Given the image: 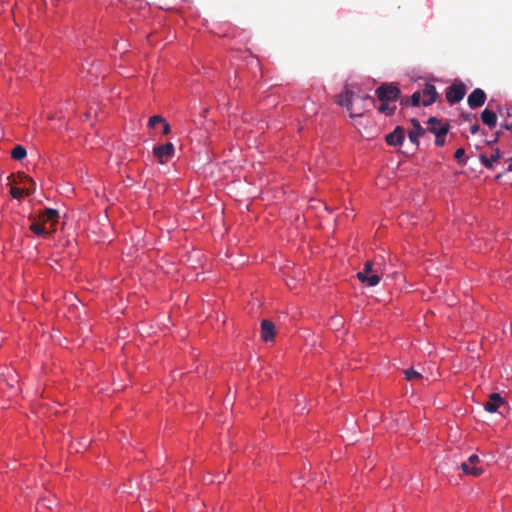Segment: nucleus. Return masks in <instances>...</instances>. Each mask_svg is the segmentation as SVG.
<instances>
[{
    "label": "nucleus",
    "instance_id": "nucleus-7",
    "mask_svg": "<svg viewBox=\"0 0 512 512\" xmlns=\"http://www.w3.org/2000/svg\"><path fill=\"white\" fill-rule=\"evenodd\" d=\"M155 157L161 164L166 163L174 154V146L172 143H166L164 145L155 146L153 148Z\"/></svg>",
    "mask_w": 512,
    "mask_h": 512
},
{
    "label": "nucleus",
    "instance_id": "nucleus-25",
    "mask_svg": "<svg viewBox=\"0 0 512 512\" xmlns=\"http://www.w3.org/2000/svg\"><path fill=\"white\" fill-rule=\"evenodd\" d=\"M165 119L159 115H155L149 118V127H155L157 124L163 123Z\"/></svg>",
    "mask_w": 512,
    "mask_h": 512
},
{
    "label": "nucleus",
    "instance_id": "nucleus-18",
    "mask_svg": "<svg viewBox=\"0 0 512 512\" xmlns=\"http://www.w3.org/2000/svg\"><path fill=\"white\" fill-rule=\"evenodd\" d=\"M26 155L27 151L22 145L15 146L11 151V157L16 161H22Z\"/></svg>",
    "mask_w": 512,
    "mask_h": 512
},
{
    "label": "nucleus",
    "instance_id": "nucleus-6",
    "mask_svg": "<svg viewBox=\"0 0 512 512\" xmlns=\"http://www.w3.org/2000/svg\"><path fill=\"white\" fill-rule=\"evenodd\" d=\"M477 463H479V457L473 454L460 465V469L466 475L478 477L483 473V470L477 466Z\"/></svg>",
    "mask_w": 512,
    "mask_h": 512
},
{
    "label": "nucleus",
    "instance_id": "nucleus-13",
    "mask_svg": "<svg viewBox=\"0 0 512 512\" xmlns=\"http://www.w3.org/2000/svg\"><path fill=\"white\" fill-rule=\"evenodd\" d=\"M275 336V326L270 320H263L261 322V338L268 342L272 341Z\"/></svg>",
    "mask_w": 512,
    "mask_h": 512
},
{
    "label": "nucleus",
    "instance_id": "nucleus-28",
    "mask_svg": "<svg viewBox=\"0 0 512 512\" xmlns=\"http://www.w3.org/2000/svg\"><path fill=\"white\" fill-rule=\"evenodd\" d=\"M479 129L480 126L477 123H475L470 127V132L471 134H476L479 131Z\"/></svg>",
    "mask_w": 512,
    "mask_h": 512
},
{
    "label": "nucleus",
    "instance_id": "nucleus-3",
    "mask_svg": "<svg viewBox=\"0 0 512 512\" xmlns=\"http://www.w3.org/2000/svg\"><path fill=\"white\" fill-rule=\"evenodd\" d=\"M381 102H395L400 99L401 91L394 83H383L375 90Z\"/></svg>",
    "mask_w": 512,
    "mask_h": 512
},
{
    "label": "nucleus",
    "instance_id": "nucleus-24",
    "mask_svg": "<svg viewBox=\"0 0 512 512\" xmlns=\"http://www.w3.org/2000/svg\"><path fill=\"white\" fill-rule=\"evenodd\" d=\"M422 94L419 91H416L412 94L410 97L411 99V106H419L421 102Z\"/></svg>",
    "mask_w": 512,
    "mask_h": 512
},
{
    "label": "nucleus",
    "instance_id": "nucleus-20",
    "mask_svg": "<svg viewBox=\"0 0 512 512\" xmlns=\"http://www.w3.org/2000/svg\"><path fill=\"white\" fill-rule=\"evenodd\" d=\"M378 111L385 115L391 116L396 111V106L391 105L390 102H381V105L378 107Z\"/></svg>",
    "mask_w": 512,
    "mask_h": 512
},
{
    "label": "nucleus",
    "instance_id": "nucleus-14",
    "mask_svg": "<svg viewBox=\"0 0 512 512\" xmlns=\"http://www.w3.org/2000/svg\"><path fill=\"white\" fill-rule=\"evenodd\" d=\"M503 404V399L498 393H492L488 399V401L485 403L484 408L486 411L490 413H494L498 410L500 405Z\"/></svg>",
    "mask_w": 512,
    "mask_h": 512
},
{
    "label": "nucleus",
    "instance_id": "nucleus-34",
    "mask_svg": "<svg viewBox=\"0 0 512 512\" xmlns=\"http://www.w3.org/2000/svg\"><path fill=\"white\" fill-rule=\"evenodd\" d=\"M491 142H497V137L495 139H491Z\"/></svg>",
    "mask_w": 512,
    "mask_h": 512
},
{
    "label": "nucleus",
    "instance_id": "nucleus-2",
    "mask_svg": "<svg viewBox=\"0 0 512 512\" xmlns=\"http://www.w3.org/2000/svg\"><path fill=\"white\" fill-rule=\"evenodd\" d=\"M371 99L369 95L359 96L351 89L349 85H345L343 91L336 96V103L345 107L351 118L361 117L364 114V106L356 107L358 102L363 104L366 100Z\"/></svg>",
    "mask_w": 512,
    "mask_h": 512
},
{
    "label": "nucleus",
    "instance_id": "nucleus-5",
    "mask_svg": "<svg viewBox=\"0 0 512 512\" xmlns=\"http://www.w3.org/2000/svg\"><path fill=\"white\" fill-rule=\"evenodd\" d=\"M466 94L465 85L460 83H453L446 89V99L450 104H456L460 102Z\"/></svg>",
    "mask_w": 512,
    "mask_h": 512
},
{
    "label": "nucleus",
    "instance_id": "nucleus-33",
    "mask_svg": "<svg viewBox=\"0 0 512 512\" xmlns=\"http://www.w3.org/2000/svg\"><path fill=\"white\" fill-rule=\"evenodd\" d=\"M491 142H497V137L495 139H491Z\"/></svg>",
    "mask_w": 512,
    "mask_h": 512
},
{
    "label": "nucleus",
    "instance_id": "nucleus-16",
    "mask_svg": "<svg viewBox=\"0 0 512 512\" xmlns=\"http://www.w3.org/2000/svg\"><path fill=\"white\" fill-rule=\"evenodd\" d=\"M502 157V153L500 152L499 149H495L494 152L492 153L491 157H487L485 154H481L479 159H480V162L487 168V169H491L492 166H493V162H497L501 159Z\"/></svg>",
    "mask_w": 512,
    "mask_h": 512
},
{
    "label": "nucleus",
    "instance_id": "nucleus-32",
    "mask_svg": "<svg viewBox=\"0 0 512 512\" xmlns=\"http://www.w3.org/2000/svg\"><path fill=\"white\" fill-rule=\"evenodd\" d=\"M26 187H30L31 188V184L29 182H26Z\"/></svg>",
    "mask_w": 512,
    "mask_h": 512
},
{
    "label": "nucleus",
    "instance_id": "nucleus-27",
    "mask_svg": "<svg viewBox=\"0 0 512 512\" xmlns=\"http://www.w3.org/2000/svg\"><path fill=\"white\" fill-rule=\"evenodd\" d=\"M162 124H163L162 134L163 135L169 134L170 133V125L166 122V120Z\"/></svg>",
    "mask_w": 512,
    "mask_h": 512
},
{
    "label": "nucleus",
    "instance_id": "nucleus-22",
    "mask_svg": "<svg viewBox=\"0 0 512 512\" xmlns=\"http://www.w3.org/2000/svg\"><path fill=\"white\" fill-rule=\"evenodd\" d=\"M427 124H428V127H427L426 131L431 132L432 128H434L435 130H438L439 127L441 126V124H443V123L441 122V120H439L436 117H430L427 121Z\"/></svg>",
    "mask_w": 512,
    "mask_h": 512
},
{
    "label": "nucleus",
    "instance_id": "nucleus-29",
    "mask_svg": "<svg viewBox=\"0 0 512 512\" xmlns=\"http://www.w3.org/2000/svg\"><path fill=\"white\" fill-rule=\"evenodd\" d=\"M502 127L507 130H512V124H505Z\"/></svg>",
    "mask_w": 512,
    "mask_h": 512
},
{
    "label": "nucleus",
    "instance_id": "nucleus-21",
    "mask_svg": "<svg viewBox=\"0 0 512 512\" xmlns=\"http://www.w3.org/2000/svg\"><path fill=\"white\" fill-rule=\"evenodd\" d=\"M404 374L406 379L411 382L420 381L422 379V375L413 368L404 370Z\"/></svg>",
    "mask_w": 512,
    "mask_h": 512
},
{
    "label": "nucleus",
    "instance_id": "nucleus-10",
    "mask_svg": "<svg viewBox=\"0 0 512 512\" xmlns=\"http://www.w3.org/2000/svg\"><path fill=\"white\" fill-rule=\"evenodd\" d=\"M385 140L388 145L400 146L405 140V129L402 126H397L393 132L385 136Z\"/></svg>",
    "mask_w": 512,
    "mask_h": 512
},
{
    "label": "nucleus",
    "instance_id": "nucleus-8",
    "mask_svg": "<svg viewBox=\"0 0 512 512\" xmlns=\"http://www.w3.org/2000/svg\"><path fill=\"white\" fill-rule=\"evenodd\" d=\"M486 93L480 88L474 89L468 96L467 103L471 109H475L484 105L486 101Z\"/></svg>",
    "mask_w": 512,
    "mask_h": 512
},
{
    "label": "nucleus",
    "instance_id": "nucleus-9",
    "mask_svg": "<svg viewBox=\"0 0 512 512\" xmlns=\"http://www.w3.org/2000/svg\"><path fill=\"white\" fill-rule=\"evenodd\" d=\"M411 124L413 126L412 130L408 132V138L410 142L415 146L417 149L419 147V140L418 138L423 136L426 133V129H424L419 121L415 118L411 119Z\"/></svg>",
    "mask_w": 512,
    "mask_h": 512
},
{
    "label": "nucleus",
    "instance_id": "nucleus-11",
    "mask_svg": "<svg viewBox=\"0 0 512 512\" xmlns=\"http://www.w3.org/2000/svg\"><path fill=\"white\" fill-rule=\"evenodd\" d=\"M421 94L423 97L422 105L425 107L433 104L438 98L436 87L430 83L425 84Z\"/></svg>",
    "mask_w": 512,
    "mask_h": 512
},
{
    "label": "nucleus",
    "instance_id": "nucleus-12",
    "mask_svg": "<svg viewBox=\"0 0 512 512\" xmlns=\"http://www.w3.org/2000/svg\"><path fill=\"white\" fill-rule=\"evenodd\" d=\"M450 125L448 122H444V124H441L438 130H435L434 128L431 129V133L435 135V144L438 147H442L445 144L446 135L449 132Z\"/></svg>",
    "mask_w": 512,
    "mask_h": 512
},
{
    "label": "nucleus",
    "instance_id": "nucleus-17",
    "mask_svg": "<svg viewBox=\"0 0 512 512\" xmlns=\"http://www.w3.org/2000/svg\"><path fill=\"white\" fill-rule=\"evenodd\" d=\"M481 120L484 124L490 128H493L497 124V115L492 110L484 109L481 113Z\"/></svg>",
    "mask_w": 512,
    "mask_h": 512
},
{
    "label": "nucleus",
    "instance_id": "nucleus-23",
    "mask_svg": "<svg viewBox=\"0 0 512 512\" xmlns=\"http://www.w3.org/2000/svg\"><path fill=\"white\" fill-rule=\"evenodd\" d=\"M464 155H465L464 148H459L456 150L454 157L458 161L459 164H462V165L466 164V159L464 158Z\"/></svg>",
    "mask_w": 512,
    "mask_h": 512
},
{
    "label": "nucleus",
    "instance_id": "nucleus-15",
    "mask_svg": "<svg viewBox=\"0 0 512 512\" xmlns=\"http://www.w3.org/2000/svg\"><path fill=\"white\" fill-rule=\"evenodd\" d=\"M375 271H380V266L375 267V265L372 261H367L364 264L363 269L357 273L356 277L360 282H364V279H366V276H370Z\"/></svg>",
    "mask_w": 512,
    "mask_h": 512
},
{
    "label": "nucleus",
    "instance_id": "nucleus-1",
    "mask_svg": "<svg viewBox=\"0 0 512 512\" xmlns=\"http://www.w3.org/2000/svg\"><path fill=\"white\" fill-rule=\"evenodd\" d=\"M59 211L52 208L44 209L30 226V230L37 236L47 237L56 231L59 221Z\"/></svg>",
    "mask_w": 512,
    "mask_h": 512
},
{
    "label": "nucleus",
    "instance_id": "nucleus-4",
    "mask_svg": "<svg viewBox=\"0 0 512 512\" xmlns=\"http://www.w3.org/2000/svg\"><path fill=\"white\" fill-rule=\"evenodd\" d=\"M18 183L22 185L21 188L12 186L10 189V194L14 199H21L24 196H28L36 189L35 182L29 176L19 175Z\"/></svg>",
    "mask_w": 512,
    "mask_h": 512
},
{
    "label": "nucleus",
    "instance_id": "nucleus-26",
    "mask_svg": "<svg viewBox=\"0 0 512 512\" xmlns=\"http://www.w3.org/2000/svg\"><path fill=\"white\" fill-rule=\"evenodd\" d=\"M400 104L402 106H411V99L410 97L401 98L400 97Z\"/></svg>",
    "mask_w": 512,
    "mask_h": 512
},
{
    "label": "nucleus",
    "instance_id": "nucleus-31",
    "mask_svg": "<svg viewBox=\"0 0 512 512\" xmlns=\"http://www.w3.org/2000/svg\"><path fill=\"white\" fill-rule=\"evenodd\" d=\"M470 117H471V115H470V114H467V115L465 116V119H466V120H469V119H470Z\"/></svg>",
    "mask_w": 512,
    "mask_h": 512
},
{
    "label": "nucleus",
    "instance_id": "nucleus-30",
    "mask_svg": "<svg viewBox=\"0 0 512 512\" xmlns=\"http://www.w3.org/2000/svg\"><path fill=\"white\" fill-rule=\"evenodd\" d=\"M508 171L512 172V163L508 166Z\"/></svg>",
    "mask_w": 512,
    "mask_h": 512
},
{
    "label": "nucleus",
    "instance_id": "nucleus-19",
    "mask_svg": "<svg viewBox=\"0 0 512 512\" xmlns=\"http://www.w3.org/2000/svg\"><path fill=\"white\" fill-rule=\"evenodd\" d=\"M380 271H375L370 276H366V279H364V284H366L369 287H373L379 284L381 276Z\"/></svg>",
    "mask_w": 512,
    "mask_h": 512
}]
</instances>
